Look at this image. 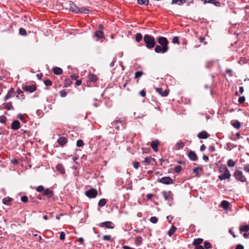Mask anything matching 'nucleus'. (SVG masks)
<instances>
[{
	"mask_svg": "<svg viewBox=\"0 0 249 249\" xmlns=\"http://www.w3.org/2000/svg\"><path fill=\"white\" fill-rule=\"evenodd\" d=\"M143 73L142 71H138L136 72L135 74V78H139L141 77Z\"/></svg>",
	"mask_w": 249,
	"mask_h": 249,
	"instance_id": "obj_47",
	"label": "nucleus"
},
{
	"mask_svg": "<svg viewBox=\"0 0 249 249\" xmlns=\"http://www.w3.org/2000/svg\"><path fill=\"white\" fill-rule=\"evenodd\" d=\"M158 181L162 184L167 185L171 184L173 183L172 178L169 177H164L161 178H159Z\"/></svg>",
	"mask_w": 249,
	"mask_h": 249,
	"instance_id": "obj_6",
	"label": "nucleus"
},
{
	"mask_svg": "<svg viewBox=\"0 0 249 249\" xmlns=\"http://www.w3.org/2000/svg\"><path fill=\"white\" fill-rule=\"evenodd\" d=\"M240 169H243L245 172L249 174V164L246 163L243 164V167L240 168Z\"/></svg>",
	"mask_w": 249,
	"mask_h": 249,
	"instance_id": "obj_35",
	"label": "nucleus"
},
{
	"mask_svg": "<svg viewBox=\"0 0 249 249\" xmlns=\"http://www.w3.org/2000/svg\"><path fill=\"white\" fill-rule=\"evenodd\" d=\"M90 12V10L86 7H79V10H78V13H84V14H88Z\"/></svg>",
	"mask_w": 249,
	"mask_h": 249,
	"instance_id": "obj_28",
	"label": "nucleus"
},
{
	"mask_svg": "<svg viewBox=\"0 0 249 249\" xmlns=\"http://www.w3.org/2000/svg\"><path fill=\"white\" fill-rule=\"evenodd\" d=\"M143 41L148 49H152L155 46V38L151 35H145L143 37Z\"/></svg>",
	"mask_w": 249,
	"mask_h": 249,
	"instance_id": "obj_1",
	"label": "nucleus"
},
{
	"mask_svg": "<svg viewBox=\"0 0 249 249\" xmlns=\"http://www.w3.org/2000/svg\"><path fill=\"white\" fill-rule=\"evenodd\" d=\"M177 230V228L174 226V225H172L171 228L169 229V230L168 231V235L171 237L175 232V231Z\"/></svg>",
	"mask_w": 249,
	"mask_h": 249,
	"instance_id": "obj_30",
	"label": "nucleus"
},
{
	"mask_svg": "<svg viewBox=\"0 0 249 249\" xmlns=\"http://www.w3.org/2000/svg\"><path fill=\"white\" fill-rule=\"evenodd\" d=\"M3 106L4 108L8 110L14 109L12 103L11 102L9 103H4Z\"/></svg>",
	"mask_w": 249,
	"mask_h": 249,
	"instance_id": "obj_22",
	"label": "nucleus"
},
{
	"mask_svg": "<svg viewBox=\"0 0 249 249\" xmlns=\"http://www.w3.org/2000/svg\"><path fill=\"white\" fill-rule=\"evenodd\" d=\"M203 170V168L202 167H196L195 168L194 170H193V172L195 173V176L196 177H199V173H198V171H202Z\"/></svg>",
	"mask_w": 249,
	"mask_h": 249,
	"instance_id": "obj_32",
	"label": "nucleus"
},
{
	"mask_svg": "<svg viewBox=\"0 0 249 249\" xmlns=\"http://www.w3.org/2000/svg\"><path fill=\"white\" fill-rule=\"evenodd\" d=\"M21 201H22L23 202H27L28 201V198L27 196H21Z\"/></svg>",
	"mask_w": 249,
	"mask_h": 249,
	"instance_id": "obj_59",
	"label": "nucleus"
},
{
	"mask_svg": "<svg viewBox=\"0 0 249 249\" xmlns=\"http://www.w3.org/2000/svg\"><path fill=\"white\" fill-rule=\"evenodd\" d=\"M22 89L25 92L32 93L36 90V86L35 85H24Z\"/></svg>",
	"mask_w": 249,
	"mask_h": 249,
	"instance_id": "obj_5",
	"label": "nucleus"
},
{
	"mask_svg": "<svg viewBox=\"0 0 249 249\" xmlns=\"http://www.w3.org/2000/svg\"><path fill=\"white\" fill-rule=\"evenodd\" d=\"M162 194L164 199L166 201L169 202L170 200H172L173 199V195L170 191H163L162 192Z\"/></svg>",
	"mask_w": 249,
	"mask_h": 249,
	"instance_id": "obj_7",
	"label": "nucleus"
},
{
	"mask_svg": "<svg viewBox=\"0 0 249 249\" xmlns=\"http://www.w3.org/2000/svg\"><path fill=\"white\" fill-rule=\"evenodd\" d=\"M172 42L174 44H179V40H178V36H174L172 38Z\"/></svg>",
	"mask_w": 249,
	"mask_h": 249,
	"instance_id": "obj_50",
	"label": "nucleus"
},
{
	"mask_svg": "<svg viewBox=\"0 0 249 249\" xmlns=\"http://www.w3.org/2000/svg\"><path fill=\"white\" fill-rule=\"evenodd\" d=\"M235 249H244V247L242 244H239L236 245Z\"/></svg>",
	"mask_w": 249,
	"mask_h": 249,
	"instance_id": "obj_64",
	"label": "nucleus"
},
{
	"mask_svg": "<svg viewBox=\"0 0 249 249\" xmlns=\"http://www.w3.org/2000/svg\"><path fill=\"white\" fill-rule=\"evenodd\" d=\"M158 43L162 47H165L169 50V47L168 46V41L167 39L163 36H160L157 38Z\"/></svg>",
	"mask_w": 249,
	"mask_h": 249,
	"instance_id": "obj_4",
	"label": "nucleus"
},
{
	"mask_svg": "<svg viewBox=\"0 0 249 249\" xmlns=\"http://www.w3.org/2000/svg\"><path fill=\"white\" fill-rule=\"evenodd\" d=\"M53 73L56 75H60L63 73V70L59 67H55L53 70Z\"/></svg>",
	"mask_w": 249,
	"mask_h": 249,
	"instance_id": "obj_26",
	"label": "nucleus"
},
{
	"mask_svg": "<svg viewBox=\"0 0 249 249\" xmlns=\"http://www.w3.org/2000/svg\"><path fill=\"white\" fill-rule=\"evenodd\" d=\"M212 4H214L215 6L217 7H220L221 6V3L215 0H212Z\"/></svg>",
	"mask_w": 249,
	"mask_h": 249,
	"instance_id": "obj_56",
	"label": "nucleus"
},
{
	"mask_svg": "<svg viewBox=\"0 0 249 249\" xmlns=\"http://www.w3.org/2000/svg\"><path fill=\"white\" fill-rule=\"evenodd\" d=\"M42 194L43 195L47 196L49 199L52 198L53 196V192L48 188L45 189Z\"/></svg>",
	"mask_w": 249,
	"mask_h": 249,
	"instance_id": "obj_16",
	"label": "nucleus"
},
{
	"mask_svg": "<svg viewBox=\"0 0 249 249\" xmlns=\"http://www.w3.org/2000/svg\"><path fill=\"white\" fill-rule=\"evenodd\" d=\"M139 165H140V163L138 161H135L133 163V167L135 169H138L139 167Z\"/></svg>",
	"mask_w": 249,
	"mask_h": 249,
	"instance_id": "obj_63",
	"label": "nucleus"
},
{
	"mask_svg": "<svg viewBox=\"0 0 249 249\" xmlns=\"http://www.w3.org/2000/svg\"><path fill=\"white\" fill-rule=\"evenodd\" d=\"M6 119H7V118L5 116H4V115L0 116V123H1L2 124H5Z\"/></svg>",
	"mask_w": 249,
	"mask_h": 249,
	"instance_id": "obj_49",
	"label": "nucleus"
},
{
	"mask_svg": "<svg viewBox=\"0 0 249 249\" xmlns=\"http://www.w3.org/2000/svg\"><path fill=\"white\" fill-rule=\"evenodd\" d=\"M209 134L206 131H202L200 132L197 134V137L200 139H205L209 137Z\"/></svg>",
	"mask_w": 249,
	"mask_h": 249,
	"instance_id": "obj_17",
	"label": "nucleus"
},
{
	"mask_svg": "<svg viewBox=\"0 0 249 249\" xmlns=\"http://www.w3.org/2000/svg\"><path fill=\"white\" fill-rule=\"evenodd\" d=\"M155 161V159L154 158H152L151 157H146L144 159V162L146 163V165H150V164H152V162Z\"/></svg>",
	"mask_w": 249,
	"mask_h": 249,
	"instance_id": "obj_23",
	"label": "nucleus"
},
{
	"mask_svg": "<svg viewBox=\"0 0 249 249\" xmlns=\"http://www.w3.org/2000/svg\"><path fill=\"white\" fill-rule=\"evenodd\" d=\"M232 125L236 128L237 129H239L241 127V124L238 121H236L235 122H234L232 124Z\"/></svg>",
	"mask_w": 249,
	"mask_h": 249,
	"instance_id": "obj_44",
	"label": "nucleus"
},
{
	"mask_svg": "<svg viewBox=\"0 0 249 249\" xmlns=\"http://www.w3.org/2000/svg\"><path fill=\"white\" fill-rule=\"evenodd\" d=\"M84 145V142L81 140H78L76 142V146L78 147H82Z\"/></svg>",
	"mask_w": 249,
	"mask_h": 249,
	"instance_id": "obj_48",
	"label": "nucleus"
},
{
	"mask_svg": "<svg viewBox=\"0 0 249 249\" xmlns=\"http://www.w3.org/2000/svg\"><path fill=\"white\" fill-rule=\"evenodd\" d=\"M17 92L18 93V95H17V98H19V96L20 95V96H22L23 97V92L21 90L19 89H18L17 90Z\"/></svg>",
	"mask_w": 249,
	"mask_h": 249,
	"instance_id": "obj_55",
	"label": "nucleus"
},
{
	"mask_svg": "<svg viewBox=\"0 0 249 249\" xmlns=\"http://www.w3.org/2000/svg\"><path fill=\"white\" fill-rule=\"evenodd\" d=\"M58 143L60 145H64L67 142V139L65 137H61L57 140Z\"/></svg>",
	"mask_w": 249,
	"mask_h": 249,
	"instance_id": "obj_20",
	"label": "nucleus"
},
{
	"mask_svg": "<svg viewBox=\"0 0 249 249\" xmlns=\"http://www.w3.org/2000/svg\"><path fill=\"white\" fill-rule=\"evenodd\" d=\"M240 232H248L249 231V226L248 225L241 226L239 227Z\"/></svg>",
	"mask_w": 249,
	"mask_h": 249,
	"instance_id": "obj_24",
	"label": "nucleus"
},
{
	"mask_svg": "<svg viewBox=\"0 0 249 249\" xmlns=\"http://www.w3.org/2000/svg\"><path fill=\"white\" fill-rule=\"evenodd\" d=\"M103 239L106 241H109L111 239L110 235H105L103 237Z\"/></svg>",
	"mask_w": 249,
	"mask_h": 249,
	"instance_id": "obj_61",
	"label": "nucleus"
},
{
	"mask_svg": "<svg viewBox=\"0 0 249 249\" xmlns=\"http://www.w3.org/2000/svg\"><path fill=\"white\" fill-rule=\"evenodd\" d=\"M17 118H18V119H19L21 121H22L23 123H26V119H25L23 116H22V115L20 113L18 114V115H17Z\"/></svg>",
	"mask_w": 249,
	"mask_h": 249,
	"instance_id": "obj_45",
	"label": "nucleus"
},
{
	"mask_svg": "<svg viewBox=\"0 0 249 249\" xmlns=\"http://www.w3.org/2000/svg\"><path fill=\"white\" fill-rule=\"evenodd\" d=\"M69 10L72 12L77 14L79 7H78L73 2L70 1L69 4Z\"/></svg>",
	"mask_w": 249,
	"mask_h": 249,
	"instance_id": "obj_11",
	"label": "nucleus"
},
{
	"mask_svg": "<svg viewBox=\"0 0 249 249\" xmlns=\"http://www.w3.org/2000/svg\"><path fill=\"white\" fill-rule=\"evenodd\" d=\"M56 170L61 174H63L65 173V169L63 165L61 163H58L56 166Z\"/></svg>",
	"mask_w": 249,
	"mask_h": 249,
	"instance_id": "obj_21",
	"label": "nucleus"
},
{
	"mask_svg": "<svg viewBox=\"0 0 249 249\" xmlns=\"http://www.w3.org/2000/svg\"><path fill=\"white\" fill-rule=\"evenodd\" d=\"M233 176L237 181L241 182L244 183L247 181V178L243 174V172L239 170H235Z\"/></svg>",
	"mask_w": 249,
	"mask_h": 249,
	"instance_id": "obj_3",
	"label": "nucleus"
},
{
	"mask_svg": "<svg viewBox=\"0 0 249 249\" xmlns=\"http://www.w3.org/2000/svg\"><path fill=\"white\" fill-rule=\"evenodd\" d=\"M106 203H107L106 199L105 198H102L99 201L98 204V206L100 207H103L106 205Z\"/></svg>",
	"mask_w": 249,
	"mask_h": 249,
	"instance_id": "obj_37",
	"label": "nucleus"
},
{
	"mask_svg": "<svg viewBox=\"0 0 249 249\" xmlns=\"http://www.w3.org/2000/svg\"><path fill=\"white\" fill-rule=\"evenodd\" d=\"M12 200V198L7 196L2 199V202L3 204L8 205L9 203Z\"/></svg>",
	"mask_w": 249,
	"mask_h": 249,
	"instance_id": "obj_41",
	"label": "nucleus"
},
{
	"mask_svg": "<svg viewBox=\"0 0 249 249\" xmlns=\"http://www.w3.org/2000/svg\"><path fill=\"white\" fill-rule=\"evenodd\" d=\"M134 117L135 119H138L140 118H142L143 116V115L142 114H137L136 112H134Z\"/></svg>",
	"mask_w": 249,
	"mask_h": 249,
	"instance_id": "obj_60",
	"label": "nucleus"
},
{
	"mask_svg": "<svg viewBox=\"0 0 249 249\" xmlns=\"http://www.w3.org/2000/svg\"><path fill=\"white\" fill-rule=\"evenodd\" d=\"M59 93H60V96L62 97H65L67 94V93L64 90H62L60 91Z\"/></svg>",
	"mask_w": 249,
	"mask_h": 249,
	"instance_id": "obj_57",
	"label": "nucleus"
},
{
	"mask_svg": "<svg viewBox=\"0 0 249 249\" xmlns=\"http://www.w3.org/2000/svg\"><path fill=\"white\" fill-rule=\"evenodd\" d=\"M100 227H105L107 229H113L114 227V224L111 221H106L100 223L98 224Z\"/></svg>",
	"mask_w": 249,
	"mask_h": 249,
	"instance_id": "obj_9",
	"label": "nucleus"
},
{
	"mask_svg": "<svg viewBox=\"0 0 249 249\" xmlns=\"http://www.w3.org/2000/svg\"><path fill=\"white\" fill-rule=\"evenodd\" d=\"M188 157L189 159L192 161H196L198 159L196 154L193 151H190L188 152Z\"/></svg>",
	"mask_w": 249,
	"mask_h": 249,
	"instance_id": "obj_12",
	"label": "nucleus"
},
{
	"mask_svg": "<svg viewBox=\"0 0 249 249\" xmlns=\"http://www.w3.org/2000/svg\"><path fill=\"white\" fill-rule=\"evenodd\" d=\"M182 170V167L180 165H177L174 168V171L177 173H179Z\"/></svg>",
	"mask_w": 249,
	"mask_h": 249,
	"instance_id": "obj_46",
	"label": "nucleus"
},
{
	"mask_svg": "<svg viewBox=\"0 0 249 249\" xmlns=\"http://www.w3.org/2000/svg\"><path fill=\"white\" fill-rule=\"evenodd\" d=\"M14 92V89L13 88H11L10 89L8 90V93L4 97L3 100L4 101H6L8 100L9 98H11L13 96V93Z\"/></svg>",
	"mask_w": 249,
	"mask_h": 249,
	"instance_id": "obj_15",
	"label": "nucleus"
},
{
	"mask_svg": "<svg viewBox=\"0 0 249 249\" xmlns=\"http://www.w3.org/2000/svg\"><path fill=\"white\" fill-rule=\"evenodd\" d=\"M184 143L181 141L178 142L176 144V146L177 147V149H182L184 147Z\"/></svg>",
	"mask_w": 249,
	"mask_h": 249,
	"instance_id": "obj_39",
	"label": "nucleus"
},
{
	"mask_svg": "<svg viewBox=\"0 0 249 249\" xmlns=\"http://www.w3.org/2000/svg\"><path fill=\"white\" fill-rule=\"evenodd\" d=\"M44 83L46 86H51L52 85V82L50 79H46L44 81Z\"/></svg>",
	"mask_w": 249,
	"mask_h": 249,
	"instance_id": "obj_52",
	"label": "nucleus"
},
{
	"mask_svg": "<svg viewBox=\"0 0 249 249\" xmlns=\"http://www.w3.org/2000/svg\"><path fill=\"white\" fill-rule=\"evenodd\" d=\"M150 221L153 224H155L158 222V218L156 216H152L150 218Z\"/></svg>",
	"mask_w": 249,
	"mask_h": 249,
	"instance_id": "obj_53",
	"label": "nucleus"
},
{
	"mask_svg": "<svg viewBox=\"0 0 249 249\" xmlns=\"http://www.w3.org/2000/svg\"><path fill=\"white\" fill-rule=\"evenodd\" d=\"M98 194L97 191L94 189H90L85 192V195L90 198H95Z\"/></svg>",
	"mask_w": 249,
	"mask_h": 249,
	"instance_id": "obj_8",
	"label": "nucleus"
},
{
	"mask_svg": "<svg viewBox=\"0 0 249 249\" xmlns=\"http://www.w3.org/2000/svg\"><path fill=\"white\" fill-rule=\"evenodd\" d=\"M203 240L202 238L195 239L193 242L194 246H199L203 242Z\"/></svg>",
	"mask_w": 249,
	"mask_h": 249,
	"instance_id": "obj_25",
	"label": "nucleus"
},
{
	"mask_svg": "<svg viewBox=\"0 0 249 249\" xmlns=\"http://www.w3.org/2000/svg\"><path fill=\"white\" fill-rule=\"evenodd\" d=\"M230 203L226 200H223L220 204V206L225 209H227L230 206Z\"/></svg>",
	"mask_w": 249,
	"mask_h": 249,
	"instance_id": "obj_27",
	"label": "nucleus"
},
{
	"mask_svg": "<svg viewBox=\"0 0 249 249\" xmlns=\"http://www.w3.org/2000/svg\"><path fill=\"white\" fill-rule=\"evenodd\" d=\"M65 238V234L64 232H61L60 234L59 239L61 240H64Z\"/></svg>",
	"mask_w": 249,
	"mask_h": 249,
	"instance_id": "obj_62",
	"label": "nucleus"
},
{
	"mask_svg": "<svg viewBox=\"0 0 249 249\" xmlns=\"http://www.w3.org/2000/svg\"><path fill=\"white\" fill-rule=\"evenodd\" d=\"M44 188L43 186L42 185H39L38 186L37 188H36V191L38 192H43V191H44Z\"/></svg>",
	"mask_w": 249,
	"mask_h": 249,
	"instance_id": "obj_54",
	"label": "nucleus"
},
{
	"mask_svg": "<svg viewBox=\"0 0 249 249\" xmlns=\"http://www.w3.org/2000/svg\"><path fill=\"white\" fill-rule=\"evenodd\" d=\"M156 91L163 97H165L168 94L167 91L166 90H163L161 88H157Z\"/></svg>",
	"mask_w": 249,
	"mask_h": 249,
	"instance_id": "obj_19",
	"label": "nucleus"
},
{
	"mask_svg": "<svg viewBox=\"0 0 249 249\" xmlns=\"http://www.w3.org/2000/svg\"><path fill=\"white\" fill-rule=\"evenodd\" d=\"M88 77L89 80L91 82H95L97 80V76L93 74H89L88 76Z\"/></svg>",
	"mask_w": 249,
	"mask_h": 249,
	"instance_id": "obj_31",
	"label": "nucleus"
},
{
	"mask_svg": "<svg viewBox=\"0 0 249 249\" xmlns=\"http://www.w3.org/2000/svg\"><path fill=\"white\" fill-rule=\"evenodd\" d=\"M159 144L158 140L153 141L150 143V146L154 151L157 152L158 150V146Z\"/></svg>",
	"mask_w": 249,
	"mask_h": 249,
	"instance_id": "obj_18",
	"label": "nucleus"
},
{
	"mask_svg": "<svg viewBox=\"0 0 249 249\" xmlns=\"http://www.w3.org/2000/svg\"><path fill=\"white\" fill-rule=\"evenodd\" d=\"M172 4H177L178 5H182V3L181 2V0H172Z\"/></svg>",
	"mask_w": 249,
	"mask_h": 249,
	"instance_id": "obj_51",
	"label": "nucleus"
},
{
	"mask_svg": "<svg viewBox=\"0 0 249 249\" xmlns=\"http://www.w3.org/2000/svg\"><path fill=\"white\" fill-rule=\"evenodd\" d=\"M95 36L98 38H101L104 36V33L102 31H97L95 33Z\"/></svg>",
	"mask_w": 249,
	"mask_h": 249,
	"instance_id": "obj_33",
	"label": "nucleus"
},
{
	"mask_svg": "<svg viewBox=\"0 0 249 249\" xmlns=\"http://www.w3.org/2000/svg\"><path fill=\"white\" fill-rule=\"evenodd\" d=\"M19 34L22 36H26L27 34L25 29L20 28L19 29Z\"/></svg>",
	"mask_w": 249,
	"mask_h": 249,
	"instance_id": "obj_40",
	"label": "nucleus"
},
{
	"mask_svg": "<svg viewBox=\"0 0 249 249\" xmlns=\"http://www.w3.org/2000/svg\"><path fill=\"white\" fill-rule=\"evenodd\" d=\"M111 124L112 127H115L116 129L119 130L120 128V126L122 125L121 119H118L115 121L113 122Z\"/></svg>",
	"mask_w": 249,
	"mask_h": 249,
	"instance_id": "obj_14",
	"label": "nucleus"
},
{
	"mask_svg": "<svg viewBox=\"0 0 249 249\" xmlns=\"http://www.w3.org/2000/svg\"><path fill=\"white\" fill-rule=\"evenodd\" d=\"M142 39V35L141 33H137L135 35V39L137 42H140Z\"/></svg>",
	"mask_w": 249,
	"mask_h": 249,
	"instance_id": "obj_36",
	"label": "nucleus"
},
{
	"mask_svg": "<svg viewBox=\"0 0 249 249\" xmlns=\"http://www.w3.org/2000/svg\"><path fill=\"white\" fill-rule=\"evenodd\" d=\"M245 101V96H241L238 99V102L240 104H242Z\"/></svg>",
	"mask_w": 249,
	"mask_h": 249,
	"instance_id": "obj_58",
	"label": "nucleus"
},
{
	"mask_svg": "<svg viewBox=\"0 0 249 249\" xmlns=\"http://www.w3.org/2000/svg\"><path fill=\"white\" fill-rule=\"evenodd\" d=\"M212 247L211 244L208 241H205L204 242V249H209Z\"/></svg>",
	"mask_w": 249,
	"mask_h": 249,
	"instance_id": "obj_42",
	"label": "nucleus"
},
{
	"mask_svg": "<svg viewBox=\"0 0 249 249\" xmlns=\"http://www.w3.org/2000/svg\"><path fill=\"white\" fill-rule=\"evenodd\" d=\"M168 51L167 48L160 45H157L155 48V51L157 53H164Z\"/></svg>",
	"mask_w": 249,
	"mask_h": 249,
	"instance_id": "obj_10",
	"label": "nucleus"
},
{
	"mask_svg": "<svg viewBox=\"0 0 249 249\" xmlns=\"http://www.w3.org/2000/svg\"><path fill=\"white\" fill-rule=\"evenodd\" d=\"M137 3L140 5L147 6L149 4V0H137Z\"/></svg>",
	"mask_w": 249,
	"mask_h": 249,
	"instance_id": "obj_34",
	"label": "nucleus"
},
{
	"mask_svg": "<svg viewBox=\"0 0 249 249\" xmlns=\"http://www.w3.org/2000/svg\"><path fill=\"white\" fill-rule=\"evenodd\" d=\"M236 145H234L233 143H232L231 142H228L226 144V149L227 150L231 151L234 148L236 147Z\"/></svg>",
	"mask_w": 249,
	"mask_h": 249,
	"instance_id": "obj_29",
	"label": "nucleus"
},
{
	"mask_svg": "<svg viewBox=\"0 0 249 249\" xmlns=\"http://www.w3.org/2000/svg\"><path fill=\"white\" fill-rule=\"evenodd\" d=\"M227 165L229 167H233L235 165V162L232 159H229L227 161Z\"/></svg>",
	"mask_w": 249,
	"mask_h": 249,
	"instance_id": "obj_38",
	"label": "nucleus"
},
{
	"mask_svg": "<svg viewBox=\"0 0 249 249\" xmlns=\"http://www.w3.org/2000/svg\"><path fill=\"white\" fill-rule=\"evenodd\" d=\"M220 171L221 172H224L223 174L219 176V178L221 180L230 178L231 174L227 167L224 166L223 167H221Z\"/></svg>",
	"mask_w": 249,
	"mask_h": 249,
	"instance_id": "obj_2",
	"label": "nucleus"
},
{
	"mask_svg": "<svg viewBox=\"0 0 249 249\" xmlns=\"http://www.w3.org/2000/svg\"><path fill=\"white\" fill-rule=\"evenodd\" d=\"M142 238L141 236H138L135 238V244L137 245H139L142 243Z\"/></svg>",
	"mask_w": 249,
	"mask_h": 249,
	"instance_id": "obj_43",
	"label": "nucleus"
},
{
	"mask_svg": "<svg viewBox=\"0 0 249 249\" xmlns=\"http://www.w3.org/2000/svg\"><path fill=\"white\" fill-rule=\"evenodd\" d=\"M20 127V124L18 121L15 120L11 124V128L14 130H17Z\"/></svg>",
	"mask_w": 249,
	"mask_h": 249,
	"instance_id": "obj_13",
	"label": "nucleus"
}]
</instances>
